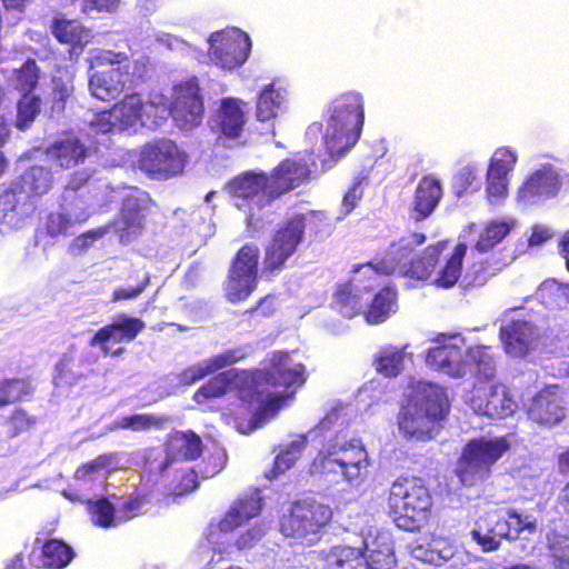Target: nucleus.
Wrapping results in <instances>:
<instances>
[{
	"label": "nucleus",
	"mask_w": 569,
	"mask_h": 569,
	"mask_svg": "<svg viewBox=\"0 0 569 569\" xmlns=\"http://www.w3.org/2000/svg\"><path fill=\"white\" fill-rule=\"evenodd\" d=\"M539 337L538 328L527 320L515 319L500 328L505 351L513 358L526 357L536 348Z\"/></svg>",
	"instance_id": "26"
},
{
	"label": "nucleus",
	"mask_w": 569,
	"mask_h": 569,
	"mask_svg": "<svg viewBox=\"0 0 569 569\" xmlns=\"http://www.w3.org/2000/svg\"><path fill=\"white\" fill-rule=\"evenodd\" d=\"M38 68L34 61L28 60L16 72L14 84L20 91H31L38 82Z\"/></svg>",
	"instance_id": "60"
},
{
	"label": "nucleus",
	"mask_w": 569,
	"mask_h": 569,
	"mask_svg": "<svg viewBox=\"0 0 569 569\" xmlns=\"http://www.w3.org/2000/svg\"><path fill=\"white\" fill-rule=\"evenodd\" d=\"M88 512L94 526L113 528L120 525L118 509L106 498L88 500Z\"/></svg>",
	"instance_id": "47"
},
{
	"label": "nucleus",
	"mask_w": 569,
	"mask_h": 569,
	"mask_svg": "<svg viewBox=\"0 0 569 569\" xmlns=\"http://www.w3.org/2000/svg\"><path fill=\"white\" fill-rule=\"evenodd\" d=\"M91 214L82 200H77L61 212L51 213L48 218L47 230L51 237L64 234L74 223L86 221Z\"/></svg>",
	"instance_id": "36"
},
{
	"label": "nucleus",
	"mask_w": 569,
	"mask_h": 569,
	"mask_svg": "<svg viewBox=\"0 0 569 569\" xmlns=\"http://www.w3.org/2000/svg\"><path fill=\"white\" fill-rule=\"evenodd\" d=\"M328 114L322 140L327 152L335 159L349 150L360 136L363 123L362 97L356 92L340 96L331 102Z\"/></svg>",
	"instance_id": "6"
},
{
	"label": "nucleus",
	"mask_w": 569,
	"mask_h": 569,
	"mask_svg": "<svg viewBox=\"0 0 569 569\" xmlns=\"http://www.w3.org/2000/svg\"><path fill=\"white\" fill-rule=\"evenodd\" d=\"M39 112L40 99L34 96L23 94L18 103L17 128L22 131L28 129Z\"/></svg>",
	"instance_id": "55"
},
{
	"label": "nucleus",
	"mask_w": 569,
	"mask_h": 569,
	"mask_svg": "<svg viewBox=\"0 0 569 569\" xmlns=\"http://www.w3.org/2000/svg\"><path fill=\"white\" fill-rule=\"evenodd\" d=\"M19 186L22 190L27 191L30 200L33 196H42L47 193L52 186L51 172L44 167H31L22 174Z\"/></svg>",
	"instance_id": "45"
},
{
	"label": "nucleus",
	"mask_w": 569,
	"mask_h": 569,
	"mask_svg": "<svg viewBox=\"0 0 569 569\" xmlns=\"http://www.w3.org/2000/svg\"><path fill=\"white\" fill-rule=\"evenodd\" d=\"M305 446L306 438L298 436L288 446L283 447L274 459L271 477L276 478L288 470L299 459Z\"/></svg>",
	"instance_id": "52"
},
{
	"label": "nucleus",
	"mask_w": 569,
	"mask_h": 569,
	"mask_svg": "<svg viewBox=\"0 0 569 569\" xmlns=\"http://www.w3.org/2000/svg\"><path fill=\"white\" fill-rule=\"evenodd\" d=\"M170 116L181 130H191L199 126L203 116V102L196 78L173 88V100L169 103Z\"/></svg>",
	"instance_id": "18"
},
{
	"label": "nucleus",
	"mask_w": 569,
	"mask_h": 569,
	"mask_svg": "<svg viewBox=\"0 0 569 569\" xmlns=\"http://www.w3.org/2000/svg\"><path fill=\"white\" fill-rule=\"evenodd\" d=\"M108 232L109 226H103L82 233L72 241L70 246L71 253L81 254L86 252L97 240L101 239Z\"/></svg>",
	"instance_id": "62"
},
{
	"label": "nucleus",
	"mask_w": 569,
	"mask_h": 569,
	"mask_svg": "<svg viewBox=\"0 0 569 569\" xmlns=\"http://www.w3.org/2000/svg\"><path fill=\"white\" fill-rule=\"evenodd\" d=\"M72 557L71 548L59 540H50L42 548V563L49 569L64 568Z\"/></svg>",
	"instance_id": "50"
},
{
	"label": "nucleus",
	"mask_w": 569,
	"mask_h": 569,
	"mask_svg": "<svg viewBox=\"0 0 569 569\" xmlns=\"http://www.w3.org/2000/svg\"><path fill=\"white\" fill-rule=\"evenodd\" d=\"M151 203L148 193L133 189L124 198L119 217L109 226L123 243L130 242L144 228L146 214Z\"/></svg>",
	"instance_id": "21"
},
{
	"label": "nucleus",
	"mask_w": 569,
	"mask_h": 569,
	"mask_svg": "<svg viewBox=\"0 0 569 569\" xmlns=\"http://www.w3.org/2000/svg\"><path fill=\"white\" fill-rule=\"evenodd\" d=\"M243 107L244 103L238 99L227 98L221 101L218 112V123L224 137L229 139L240 137L246 123Z\"/></svg>",
	"instance_id": "35"
},
{
	"label": "nucleus",
	"mask_w": 569,
	"mask_h": 569,
	"mask_svg": "<svg viewBox=\"0 0 569 569\" xmlns=\"http://www.w3.org/2000/svg\"><path fill=\"white\" fill-rule=\"evenodd\" d=\"M143 328L144 323L140 319L121 313L114 317L110 325L98 330L90 345L99 346L104 355L118 356L123 349L119 348L116 351H111L107 343L132 341Z\"/></svg>",
	"instance_id": "25"
},
{
	"label": "nucleus",
	"mask_w": 569,
	"mask_h": 569,
	"mask_svg": "<svg viewBox=\"0 0 569 569\" xmlns=\"http://www.w3.org/2000/svg\"><path fill=\"white\" fill-rule=\"evenodd\" d=\"M90 69L110 66L107 70H97L89 76V90L102 101L117 99L124 89L131 87L143 74V59L130 61L124 52L94 50L89 58Z\"/></svg>",
	"instance_id": "5"
},
{
	"label": "nucleus",
	"mask_w": 569,
	"mask_h": 569,
	"mask_svg": "<svg viewBox=\"0 0 569 569\" xmlns=\"http://www.w3.org/2000/svg\"><path fill=\"white\" fill-rule=\"evenodd\" d=\"M3 406L23 399L32 392V386L26 379H6L0 381Z\"/></svg>",
	"instance_id": "56"
},
{
	"label": "nucleus",
	"mask_w": 569,
	"mask_h": 569,
	"mask_svg": "<svg viewBox=\"0 0 569 569\" xmlns=\"http://www.w3.org/2000/svg\"><path fill=\"white\" fill-rule=\"evenodd\" d=\"M246 378L244 375L239 376L233 370L224 371L200 388L194 393V400L198 403H202L206 399L221 397L229 390L237 388L239 382L244 381Z\"/></svg>",
	"instance_id": "43"
},
{
	"label": "nucleus",
	"mask_w": 569,
	"mask_h": 569,
	"mask_svg": "<svg viewBox=\"0 0 569 569\" xmlns=\"http://www.w3.org/2000/svg\"><path fill=\"white\" fill-rule=\"evenodd\" d=\"M287 98V91L276 83L266 86L257 101L256 117L258 121L268 122L282 110Z\"/></svg>",
	"instance_id": "41"
},
{
	"label": "nucleus",
	"mask_w": 569,
	"mask_h": 569,
	"mask_svg": "<svg viewBox=\"0 0 569 569\" xmlns=\"http://www.w3.org/2000/svg\"><path fill=\"white\" fill-rule=\"evenodd\" d=\"M152 500L151 493H142L139 492L136 496L129 497L127 500L122 502L121 506H119L118 509V519L120 520V525L124 523L134 517L139 516L143 507L147 503H150Z\"/></svg>",
	"instance_id": "57"
},
{
	"label": "nucleus",
	"mask_w": 569,
	"mask_h": 569,
	"mask_svg": "<svg viewBox=\"0 0 569 569\" xmlns=\"http://www.w3.org/2000/svg\"><path fill=\"white\" fill-rule=\"evenodd\" d=\"M442 193L441 182L435 176L421 178L410 206V219L418 222L428 218L437 208Z\"/></svg>",
	"instance_id": "31"
},
{
	"label": "nucleus",
	"mask_w": 569,
	"mask_h": 569,
	"mask_svg": "<svg viewBox=\"0 0 569 569\" xmlns=\"http://www.w3.org/2000/svg\"><path fill=\"white\" fill-rule=\"evenodd\" d=\"M47 156L58 166L70 168L83 162L87 157V149L79 139L68 137L51 146L47 151Z\"/></svg>",
	"instance_id": "38"
},
{
	"label": "nucleus",
	"mask_w": 569,
	"mask_h": 569,
	"mask_svg": "<svg viewBox=\"0 0 569 569\" xmlns=\"http://www.w3.org/2000/svg\"><path fill=\"white\" fill-rule=\"evenodd\" d=\"M397 293L395 289L386 287L373 297L366 319L369 323H380L397 311Z\"/></svg>",
	"instance_id": "44"
},
{
	"label": "nucleus",
	"mask_w": 569,
	"mask_h": 569,
	"mask_svg": "<svg viewBox=\"0 0 569 569\" xmlns=\"http://www.w3.org/2000/svg\"><path fill=\"white\" fill-rule=\"evenodd\" d=\"M201 439L192 431H177L168 441V455L166 462L160 466L162 472L167 471L180 459L193 460L201 452Z\"/></svg>",
	"instance_id": "32"
},
{
	"label": "nucleus",
	"mask_w": 569,
	"mask_h": 569,
	"mask_svg": "<svg viewBox=\"0 0 569 569\" xmlns=\"http://www.w3.org/2000/svg\"><path fill=\"white\" fill-rule=\"evenodd\" d=\"M258 260L257 247L244 246L239 250L226 283V295L231 302L244 300L256 288Z\"/></svg>",
	"instance_id": "17"
},
{
	"label": "nucleus",
	"mask_w": 569,
	"mask_h": 569,
	"mask_svg": "<svg viewBox=\"0 0 569 569\" xmlns=\"http://www.w3.org/2000/svg\"><path fill=\"white\" fill-rule=\"evenodd\" d=\"M479 164L470 162L463 166L455 177V184L459 188V192L468 190L478 181Z\"/></svg>",
	"instance_id": "63"
},
{
	"label": "nucleus",
	"mask_w": 569,
	"mask_h": 569,
	"mask_svg": "<svg viewBox=\"0 0 569 569\" xmlns=\"http://www.w3.org/2000/svg\"><path fill=\"white\" fill-rule=\"evenodd\" d=\"M390 263L388 253L377 263H368L357 268V278L342 286L336 293V305L341 315L351 318L358 315L367 305L369 297L365 298L378 283L379 274H386L380 267Z\"/></svg>",
	"instance_id": "13"
},
{
	"label": "nucleus",
	"mask_w": 569,
	"mask_h": 569,
	"mask_svg": "<svg viewBox=\"0 0 569 569\" xmlns=\"http://www.w3.org/2000/svg\"><path fill=\"white\" fill-rule=\"evenodd\" d=\"M538 292L541 298L550 295L552 297L551 303L557 308H569V284L545 282L539 287Z\"/></svg>",
	"instance_id": "59"
},
{
	"label": "nucleus",
	"mask_w": 569,
	"mask_h": 569,
	"mask_svg": "<svg viewBox=\"0 0 569 569\" xmlns=\"http://www.w3.org/2000/svg\"><path fill=\"white\" fill-rule=\"evenodd\" d=\"M142 127L156 129L161 127L170 117L167 97L160 91H151L147 99L142 98Z\"/></svg>",
	"instance_id": "40"
},
{
	"label": "nucleus",
	"mask_w": 569,
	"mask_h": 569,
	"mask_svg": "<svg viewBox=\"0 0 569 569\" xmlns=\"http://www.w3.org/2000/svg\"><path fill=\"white\" fill-rule=\"evenodd\" d=\"M168 418L162 416L141 413L133 416L121 417L113 422L109 428L110 430L116 429H128L132 431H148L151 429H162L167 423Z\"/></svg>",
	"instance_id": "46"
},
{
	"label": "nucleus",
	"mask_w": 569,
	"mask_h": 569,
	"mask_svg": "<svg viewBox=\"0 0 569 569\" xmlns=\"http://www.w3.org/2000/svg\"><path fill=\"white\" fill-rule=\"evenodd\" d=\"M507 519L510 525L512 539L519 538L525 532L533 533L536 531V519L532 516L520 515L512 510L508 512Z\"/></svg>",
	"instance_id": "61"
},
{
	"label": "nucleus",
	"mask_w": 569,
	"mask_h": 569,
	"mask_svg": "<svg viewBox=\"0 0 569 569\" xmlns=\"http://www.w3.org/2000/svg\"><path fill=\"white\" fill-rule=\"evenodd\" d=\"M368 453L359 439L336 437L312 460L309 473L328 486L360 487L368 477Z\"/></svg>",
	"instance_id": "3"
},
{
	"label": "nucleus",
	"mask_w": 569,
	"mask_h": 569,
	"mask_svg": "<svg viewBox=\"0 0 569 569\" xmlns=\"http://www.w3.org/2000/svg\"><path fill=\"white\" fill-rule=\"evenodd\" d=\"M187 154L171 140L146 144L139 154L138 168L149 177L167 180L182 173Z\"/></svg>",
	"instance_id": "11"
},
{
	"label": "nucleus",
	"mask_w": 569,
	"mask_h": 569,
	"mask_svg": "<svg viewBox=\"0 0 569 569\" xmlns=\"http://www.w3.org/2000/svg\"><path fill=\"white\" fill-rule=\"evenodd\" d=\"M517 162L518 152L516 149L507 146L499 147L492 152L487 171L511 178Z\"/></svg>",
	"instance_id": "51"
},
{
	"label": "nucleus",
	"mask_w": 569,
	"mask_h": 569,
	"mask_svg": "<svg viewBox=\"0 0 569 569\" xmlns=\"http://www.w3.org/2000/svg\"><path fill=\"white\" fill-rule=\"evenodd\" d=\"M466 340L459 335L442 336L430 348L426 363L433 370L451 378H462L470 371Z\"/></svg>",
	"instance_id": "15"
},
{
	"label": "nucleus",
	"mask_w": 569,
	"mask_h": 569,
	"mask_svg": "<svg viewBox=\"0 0 569 569\" xmlns=\"http://www.w3.org/2000/svg\"><path fill=\"white\" fill-rule=\"evenodd\" d=\"M470 370L475 368L477 375L489 380L496 375V358L486 346H475L467 350Z\"/></svg>",
	"instance_id": "49"
},
{
	"label": "nucleus",
	"mask_w": 569,
	"mask_h": 569,
	"mask_svg": "<svg viewBox=\"0 0 569 569\" xmlns=\"http://www.w3.org/2000/svg\"><path fill=\"white\" fill-rule=\"evenodd\" d=\"M530 420L545 426L552 427L561 422L566 417L561 397L557 387H548L538 392L528 409Z\"/></svg>",
	"instance_id": "28"
},
{
	"label": "nucleus",
	"mask_w": 569,
	"mask_h": 569,
	"mask_svg": "<svg viewBox=\"0 0 569 569\" xmlns=\"http://www.w3.org/2000/svg\"><path fill=\"white\" fill-rule=\"evenodd\" d=\"M246 356L247 351L243 348L227 350L218 356L206 359L194 366L187 368L179 375H170L167 377V380L173 387L189 386L210 373L236 363L237 361L243 359Z\"/></svg>",
	"instance_id": "27"
},
{
	"label": "nucleus",
	"mask_w": 569,
	"mask_h": 569,
	"mask_svg": "<svg viewBox=\"0 0 569 569\" xmlns=\"http://www.w3.org/2000/svg\"><path fill=\"white\" fill-rule=\"evenodd\" d=\"M396 562L391 539L379 533L363 548L335 546L320 552L319 569H391Z\"/></svg>",
	"instance_id": "7"
},
{
	"label": "nucleus",
	"mask_w": 569,
	"mask_h": 569,
	"mask_svg": "<svg viewBox=\"0 0 569 569\" xmlns=\"http://www.w3.org/2000/svg\"><path fill=\"white\" fill-rule=\"evenodd\" d=\"M457 552V545L446 537L433 536L427 543L415 542L411 546L413 558L440 566L451 559Z\"/></svg>",
	"instance_id": "33"
},
{
	"label": "nucleus",
	"mask_w": 569,
	"mask_h": 569,
	"mask_svg": "<svg viewBox=\"0 0 569 569\" xmlns=\"http://www.w3.org/2000/svg\"><path fill=\"white\" fill-rule=\"evenodd\" d=\"M267 527L264 523H257L253 527L247 529L237 539V546L239 549L252 548L266 533Z\"/></svg>",
	"instance_id": "64"
},
{
	"label": "nucleus",
	"mask_w": 569,
	"mask_h": 569,
	"mask_svg": "<svg viewBox=\"0 0 569 569\" xmlns=\"http://www.w3.org/2000/svg\"><path fill=\"white\" fill-rule=\"evenodd\" d=\"M562 184L560 172L551 164L532 171L518 188L516 199L521 206L541 204L557 196Z\"/></svg>",
	"instance_id": "22"
},
{
	"label": "nucleus",
	"mask_w": 569,
	"mask_h": 569,
	"mask_svg": "<svg viewBox=\"0 0 569 569\" xmlns=\"http://www.w3.org/2000/svg\"><path fill=\"white\" fill-rule=\"evenodd\" d=\"M208 43V59L210 63L228 71L241 67L247 61L251 51L249 36L237 28L211 33Z\"/></svg>",
	"instance_id": "12"
},
{
	"label": "nucleus",
	"mask_w": 569,
	"mask_h": 569,
	"mask_svg": "<svg viewBox=\"0 0 569 569\" xmlns=\"http://www.w3.org/2000/svg\"><path fill=\"white\" fill-rule=\"evenodd\" d=\"M305 217L293 214L274 233L266 249L264 266L268 270H278L295 253L305 233Z\"/></svg>",
	"instance_id": "20"
},
{
	"label": "nucleus",
	"mask_w": 569,
	"mask_h": 569,
	"mask_svg": "<svg viewBox=\"0 0 569 569\" xmlns=\"http://www.w3.org/2000/svg\"><path fill=\"white\" fill-rule=\"evenodd\" d=\"M309 172L307 162L301 158L283 160L268 177V192L276 199L300 186L307 179Z\"/></svg>",
	"instance_id": "29"
},
{
	"label": "nucleus",
	"mask_w": 569,
	"mask_h": 569,
	"mask_svg": "<svg viewBox=\"0 0 569 569\" xmlns=\"http://www.w3.org/2000/svg\"><path fill=\"white\" fill-rule=\"evenodd\" d=\"M332 519L329 506L315 500L296 502L289 515L283 516L280 531L286 538L302 546H312L321 538L322 529Z\"/></svg>",
	"instance_id": "9"
},
{
	"label": "nucleus",
	"mask_w": 569,
	"mask_h": 569,
	"mask_svg": "<svg viewBox=\"0 0 569 569\" xmlns=\"http://www.w3.org/2000/svg\"><path fill=\"white\" fill-rule=\"evenodd\" d=\"M510 178L486 172V197L491 206H501L509 194Z\"/></svg>",
	"instance_id": "54"
},
{
	"label": "nucleus",
	"mask_w": 569,
	"mask_h": 569,
	"mask_svg": "<svg viewBox=\"0 0 569 569\" xmlns=\"http://www.w3.org/2000/svg\"><path fill=\"white\" fill-rule=\"evenodd\" d=\"M470 406L476 413L491 419H506L518 409L511 391L502 383H492L485 390L476 389Z\"/></svg>",
	"instance_id": "24"
},
{
	"label": "nucleus",
	"mask_w": 569,
	"mask_h": 569,
	"mask_svg": "<svg viewBox=\"0 0 569 569\" xmlns=\"http://www.w3.org/2000/svg\"><path fill=\"white\" fill-rule=\"evenodd\" d=\"M261 500L259 491L237 500L220 521V531L231 532L249 519L258 516L261 510Z\"/></svg>",
	"instance_id": "34"
},
{
	"label": "nucleus",
	"mask_w": 569,
	"mask_h": 569,
	"mask_svg": "<svg viewBox=\"0 0 569 569\" xmlns=\"http://www.w3.org/2000/svg\"><path fill=\"white\" fill-rule=\"evenodd\" d=\"M269 179L264 173L247 172L236 178L229 184V192L233 198L234 206L239 209H248V224L258 229L260 217L258 211L273 200L268 192Z\"/></svg>",
	"instance_id": "14"
},
{
	"label": "nucleus",
	"mask_w": 569,
	"mask_h": 569,
	"mask_svg": "<svg viewBox=\"0 0 569 569\" xmlns=\"http://www.w3.org/2000/svg\"><path fill=\"white\" fill-rule=\"evenodd\" d=\"M116 456L112 453L100 455L93 460L77 468L73 481L78 491L71 493L63 491V496L72 501L87 499L88 493L104 487L108 475L116 468Z\"/></svg>",
	"instance_id": "23"
},
{
	"label": "nucleus",
	"mask_w": 569,
	"mask_h": 569,
	"mask_svg": "<svg viewBox=\"0 0 569 569\" xmlns=\"http://www.w3.org/2000/svg\"><path fill=\"white\" fill-rule=\"evenodd\" d=\"M425 240V234L412 233L392 243L388 250L390 263L383 264L380 269L385 273H398L418 280L432 277V283L440 288L455 286L462 272L467 246L459 243L452 252L443 256L448 243L439 241L437 244L427 247L421 254L411 258L415 248L422 244Z\"/></svg>",
	"instance_id": "2"
},
{
	"label": "nucleus",
	"mask_w": 569,
	"mask_h": 569,
	"mask_svg": "<svg viewBox=\"0 0 569 569\" xmlns=\"http://www.w3.org/2000/svg\"><path fill=\"white\" fill-rule=\"evenodd\" d=\"M142 97L139 93L127 94L111 109L93 114L89 124L93 132L109 133L136 130L142 126Z\"/></svg>",
	"instance_id": "16"
},
{
	"label": "nucleus",
	"mask_w": 569,
	"mask_h": 569,
	"mask_svg": "<svg viewBox=\"0 0 569 569\" xmlns=\"http://www.w3.org/2000/svg\"><path fill=\"white\" fill-rule=\"evenodd\" d=\"M471 537L485 552L495 551L499 548L498 536H496L495 527L490 523L489 512L476 521Z\"/></svg>",
	"instance_id": "53"
},
{
	"label": "nucleus",
	"mask_w": 569,
	"mask_h": 569,
	"mask_svg": "<svg viewBox=\"0 0 569 569\" xmlns=\"http://www.w3.org/2000/svg\"><path fill=\"white\" fill-rule=\"evenodd\" d=\"M148 31L151 32L149 36L153 38L156 43L163 46L168 50L176 52L182 57L197 59L201 54V51L194 44L180 37L161 30H156L154 28H150L148 29Z\"/></svg>",
	"instance_id": "48"
},
{
	"label": "nucleus",
	"mask_w": 569,
	"mask_h": 569,
	"mask_svg": "<svg viewBox=\"0 0 569 569\" xmlns=\"http://www.w3.org/2000/svg\"><path fill=\"white\" fill-rule=\"evenodd\" d=\"M306 379V368L297 351L272 352L268 365L252 378L254 386L241 391L240 398L254 411L248 429L241 431H253L272 419L295 392L286 390L301 387Z\"/></svg>",
	"instance_id": "1"
},
{
	"label": "nucleus",
	"mask_w": 569,
	"mask_h": 569,
	"mask_svg": "<svg viewBox=\"0 0 569 569\" xmlns=\"http://www.w3.org/2000/svg\"><path fill=\"white\" fill-rule=\"evenodd\" d=\"M409 345L402 347L388 345L382 347L376 355L373 366L376 371L386 378H396L405 369V359L408 355Z\"/></svg>",
	"instance_id": "37"
},
{
	"label": "nucleus",
	"mask_w": 569,
	"mask_h": 569,
	"mask_svg": "<svg viewBox=\"0 0 569 569\" xmlns=\"http://www.w3.org/2000/svg\"><path fill=\"white\" fill-rule=\"evenodd\" d=\"M305 217L293 214L274 233L266 249L264 266L268 270H278L295 253L305 233Z\"/></svg>",
	"instance_id": "19"
},
{
	"label": "nucleus",
	"mask_w": 569,
	"mask_h": 569,
	"mask_svg": "<svg viewBox=\"0 0 569 569\" xmlns=\"http://www.w3.org/2000/svg\"><path fill=\"white\" fill-rule=\"evenodd\" d=\"M549 546L557 569H569V535L553 533Z\"/></svg>",
	"instance_id": "58"
},
{
	"label": "nucleus",
	"mask_w": 569,
	"mask_h": 569,
	"mask_svg": "<svg viewBox=\"0 0 569 569\" xmlns=\"http://www.w3.org/2000/svg\"><path fill=\"white\" fill-rule=\"evenodd\" d=\"M449 410L445 390L438 385L417 381L398 416L399 431L408 439L429 440L438 433L439 421Z\"/></svg>",
	"instance_id": "4"
},
{
	"label": "nucleus",
	"mask_w": 569,
	"mask_h": 569,
	"mask_svg": "<svg viewBox=\"0 0 569 569\" xmlns=\"http://www.w3.org/2000/svg\"><path fill=\"white\" fill-rule=\"evenodd\" d=\"M33 208L29 194L19 184H12L0 192V220L9 227H19Z\"/></svg>",
	"instance_id": "30"
},
{
	"label": "nucleus",
	"mask_w": 569,
	"mask_h": 569,
	"mask_svg": "<svg viewBox=\"0 0 569 569\" xmlns=\"http://www.w3.org/2000/svg\"><path fill=\"white\" fill-rule=\"evenodd\" d=\"M388 506L397 527L413 531L427 520L432 500L421 479L398 478L391 485Z\"/></svg>",
	"instance_id": "8"
},
{
	"label": "nucleus",
	"mask_w": 569,
	"mask_h": 569,
	"mask_svg": "<svg viewBox=\"0 0 569 569\" xmlns=\"http://www.w3.org/2000/svg\"><path fill=\"white\" fill-rule=\"evenodd\" d=\"M52 32L60 42L71 44V53L82 50L92 39L91 31L74 20L54 19Z\"/></svg>",
	"instance_id": "39"
},
{
	"label": "nucleus",
	"mask_w": 569,
	"mask_h": 569,
	"mask_svg": "<svg viewBox=\"0 0 569 569\" xmlns=\"http://www.w3.org/2000/svg\"><path fill=\"white\" fill-rule=\"evenodd\" d=\"M517 221L511 217L493 219L489 221L479 233L475 244L478 252H487L501 242L506 236L516 227Z\"/></svg>",
	"instance_id": "42"
},
{
	"label": "nucleus",
	"mask_w": 569,
	"mask_h": 569,
	"mask_svg": "<svg viewBox=\"0 0 569 569\" xmlns=\"http://www.w3.org/2000/svg\"><path fill=\"white\" fill-rule=\"evenodd\" d=\"M510 448L506 437L479 438L465 447L456 473L465 486L483 480L495 465Z\"/></svg>",
	"instance_id": "10"
}]
</instances>
